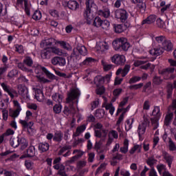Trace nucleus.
I'll list each match as a JSON object with an SVG mask.
<instances>
[{"label":"nucleus","mask_w":176,"mask_h":176,"mask_svg":"<svg viewBox=\"0 0 176 176\" xmlns=\"http://www.w3.org/2000/svg\"><path fill=\"white\" fill-rule=\"evenodd\" d=\"M113 47L115 50L127 52L130 47V43L127 42V38H117L113 41Z\"/></svg>","instance_id":"obj_1"},{"label":"nucleus","mask_w":176,"mask_h":176,"mask_svg":"<svg viewBox=\"0 0 176 176\" xmlns=\"http://www.w3.org/2000/svg\"><path fill=\"white\" fill-rule=\"evenodd\" d=\"M86 10L84 12V17L87 20V24H91L93 21V16H91V8L94 5V1L93 0H86L85 2Z\"/></svg>","instance_id":"obj_2"},{"label":"nucleus","mask_w":176,"mask_h":176,"mask_svg":"<svg viewBox=\"0 0 176 176\" xmlns=\"http://www.w3.org/2000/svg\"><path fill=\"white\" fill-rule=\"evenodd\" d=\"M78 52L81 56H87V49L86 48V47H85L84 45H78L76 49L73 50V52L71 54L69 58L68 59V63H69V61H72V58H74V57H76V58L79 57V55H78L77 54Z\"/></svg>","instance_id":"obj_3"},{"label":"nucleus","mask_w":176,"mask_h":176,"mask_svg":"<svg viewBox=\"0 0 176 176\" xmlns=\"http://www.w3.org/2000/svg\"><path fill=\"white\" fill-rule=\"evenodd\" d=\"M115 17L116 19H118L121 23H126L129 17V14L124 9H118L115 11Z\"/></svg>","instance_id":"obj_4"},{"label":"nucleus","mask_w":176,"mask_h":176,"mask_svg":"<svg viewBox=\"0 0 176 176\" xmlns=\"http://www.w3.org/2000/svg\"><path fill=\"white\" fill-rule=\"evenodd\" d=\"M79 96H80V92L78 89H73L71 91L67 94V98H66V102L69 104L74 100H78L79 98Z\"/></svg>","instance_id":"obj_5"},{"label":"nucleus","mask_w":176,"mask_h":176,"mask_svg":"<svg viewBox=\"0 0 176 176\" xmlns=\"http://www.w3.org/2000/svg\"><path fill=\"white\" fill-rule=\"evenodd\" d=\"M1 86L4 90V91H6V93H8V96L11 97L12 100L14 98V96H17V91H16L14 89H13L10 86L8 85L6 83L2 82L1 83Z\"/></svg>","instance_id":"obj_6"},{"label":"nucleus","mask_w":176,"mask_h":176,"mask_svg":"<svg viewBox=\"0 0 176 176\" xmlns=\"http://www.w3.org/2000/svg\"><path fill=\"white\" fill-rule=\"evenodd\" d=\"M51 63L52 65H58L59 67H65V64H67L65 58L63 56H55L52 58Z\"/></svg>","instance_id":"obj_7"},{"label":"nucleus","mask_w":176,"mask_h":176,"mask_svg":"<svg viewBox=\"0 0 176 176\" xmlns=\"http://www.w3.org/2000/svg\"><path fill=\"white\" fill-rule=\"evenodd\" d=\"M111 61L114 64H116V65H124L126 57L124 55L116 54L111 57Z\"/></svg>","instance_id":"obj_8"},{"label":"nucleus","mask_w":176,"mask_h":176,"mask_svg":"<svg viewBox=\"0 0 176 176\" xmlns=\"http://www.w3.org/2000/svg\"><path fill=\"white\" fill-rule=\"evenodd\" d=\"M95 137L100 138V140H105L108 135V130L107 129H95Z\"/></svg>","instance_id":"obj_9"},{"label":"nucleus","mask_w":176,"mask_h":176,"mask_svg":"<svg viewBox=\"0 0 176 176\" xmlns=\"http://www.w3.org/2000/svg\"><path fill=\"white\" fill-rule=\"evenodd\" d=\"M130 65H125L124 69L119 68L116 72V75H120L122 74V78H124L127 74H129V72L130 71Z\"/></svg>","instance_id":"obj_10"},{"label":"nucleus","mask_w":176,"mask_h":176,"mask_svg":"<svg viewBox=\"0 0 176 176\" xmlns=\"http://www.w3.org/2000/svg\"><path fill=\"white\" fill-rule=\"evenodd\" d=\"M41 69H42L43 72L45 74V76L48 79H50L51 80H58V77L56 76L54 74H52L50 72L46 69V67H41Z\"/></svg>","instance_id":"obj_11"},{"label":"nucleus","mask_w":176,"mask_h":176,"mask_svg":"<svg viewBox=\"0 0 176 176\" xmlns=\"http://www.w3.org/2000/svg\"><path fill=\"white\" fill-rule=\"evenodd\" d=\"M150 54L151 56H155V57H158V56H162L163 53H164V50L161 47H155L149 51Z\"/></svg>","instance_id":"obj_12"},{"label":"nucleus","mask_w":176,"mask_h":176,"mask_svg":"<svg viewBox=\"0 0 176 176\" xmlns=\"http://www.w3.org/2000/svg\"><path fill=\"white\" fill-rule=\"evenodd\" d=\"M162 156L164 160L166 161V163H167V164L168 165V167L170 168L171 164H173V156L168 154V153H167L166 151L162 152Z\"/></svg>","instance_id":"obj_13"},{"label":"nucleus","mask_w":176,"mask_h":176,"mask_svg":"<svg viewBox=\"0 0 176 176\" xmlns=\"http://www.w3.org/2000/svg\"><path fill=\"white\" fill-rule=\"evenodd\" d=\"M162 48L163 50H166V52H171L173 50V43L170 40H166L162 43Z\"/></svg>","instance_id":"obj_14"},{"label":"nucleus","mask_w":176,"mask_h":176,"mask_svg":"<svg viewBox=\"0 0 176 176\" xmlns=\"http://www.w3.org/2000/svg\"><path fill=\"white\" fill-rule=\"evenodd\" d=\"M10 144L12 148H17L20 145V137H12L10 140Z\"/></svg>","instance_id":"obj_15"},{"label":"nucleus","mask_w":176,"mask_h":176,"mask_svg":"<svg viewBox=\"0 0 176 176\" xmlns=\"http://www.w3.org/2000/svg\"><path fill=\"white\" fill-rule=\"evenodd\" d=\"M156 21V15H150L146 19H144L142 22V25L144 24H153Z\"/></svg>","instance_id":"obj_16"},{"label":"nucleus","mask_w":176,"mask_h":176,"mask_svg":"<svg viewBox=\"0 0 176 176\" xmlns=\"http://www.w3.org/2000/svg\"><path fill=\"white\" fill-rule=\"evenodd\" d=\"M67 7L71 10H76V9H79V3L76 1L70 0L67 2Z\"/></svg>","instance_id":"obj_17"},{"label":"nucleus","mask_w":176,"mask_h":176,"mask_svg":"<svg viewBox=\"0 0 176 176\" xmlns=\"http://www.w3.org/2000/svg\"><path fill=\"white\" fill-rule=\"evenodd\" d=\"M24 2L25 12L28 16H30V9L28 8V0H17V5H23Z\"/></svg>","instance_id":"obj_18"},{"label":"nucleus","mask_w":176,"mask_h":176,"mask_svg":"<svg viewBox=\"0 0 176 176\" xmlns=\"http://www.w3.org/2000/svg\"><path fill=\"white\" fill-rule=\"evenodd\" d=\"M160 117L155 116L154 118H151L152 126H153V130H156L159 127V120Z\"/></svg>","instance_id":"obj_19"},{"label":"nucleus","mask_w":176,"mask_h":176,"mask_svg":"<svg viewBox=\"0 0 176 176\" xmlns=\"http://www.w3.org/2000/svg\"><path fill=\"white\" fill-rule=\"evenodd\" d=\"M63 95L58 93H56L52 96L53 101H55V102H58V104H61V102H63Z\"/></svg>","instance_id":"obj_20"},{"label":"nucleus","mask_w":176,"mask_h":176,"mask_svg":"<svg viewBox=\"0 0 176 176\" xmlns=\"http://www.w3.org/2000/svg\"><path fill=\"white\" fill-rule=\"evenodd\" d=\"M173 116H174V113H170L166 116L164 119L165 126H170V124L171 123V120H173Z\"/></svg>","instance_id":"obj_21"},{"label":"nucleus","mask_w":176,"mask_h":176,"mask_svg":"<svg viewBox=\"0 0 176 176\" xmlns=\"http://www.w3.org/2000/svg\"><path fill=\"white\" fill-rule=\"evenodd\" d=\"M19 145L21 146V151H24L27 146H28V142L24 138H20Z\"/></svg>","instance_id":"obj_22"},{"label":"nucleus","mask_w":176,"mask_h":176,"mask_svg":"<svg viewBox=\"0 0 176 176\" xmlns=\"http://www.w3.org/2000/svg\"><path fill=\"white\" fill-rule=\"evenodd\" d=\"M53 140L57 142H61L63 140V133L60 131H56L54 135Z\"/></svg>","instance_id":"obj_23"},{"label":"nucleus","mask_w":176,"mask_h":176,"mask_svg":"<svg viewBox=\"0 0 176 176\" xmlns=\"http://www.w3.org/2000/svg\"><path fill=\"white\" fill-rule=\"evenodd\" d=\"M50 146L48 144V143L44 142V143H40L38 144V149L41 152H47V151H49V147Z\"/></svg>","instance_id":"obj_24"},{"label":"nucleus","mask_w":176,"mask_h":176,"mask_svg":"<svg viewBox=\"0 0 176 176\" xmlns=\"http://www.w3.org/2000/svg\"><path fill=\"white\" fill-rule=\"evenodd\" d=\"M35 156V146H31L27 150V157H34Z\"/></svg>","instance_id":"obj_25"},{"label":"nucleus","mask_w":176,"mask_h":176,"mask_svg":"<svg viewBox=\"0 0 176 176\" xmlns=\"http://www.w3.org/2000/svg\"><path fill=\"white\" fill-rule=\"evenodd\" d=\"M21 109H16L15 111H14L12 109H10L9 110V116H11V118H17L19 115H20V111Z\"/></svg>","instance_id":"obj_26"},{"label":"nucleus","mask_w":176,"mask_h":176,"mask_svg":"<svg viewBox=\"0 0 176 176\" xmlns=\"http://www.w3.org/2000/svg\"><path fill=\"white\" fill-rule=\"evenodd\" d=\"M102 24V20L101 19V18H100V16H96L94 20H93V25H94V27H96L97 28L101 27Z\"/></svg>","instance_id":"obj_27"},{"label":"nucleus","mask_w":176,"mask_h":176,"mask_svg":"<svg viewBox=\"0 0 176 176\" xmlns=\"http://www.w3.org/2000/svg\"><path fill=\"white\" fill-rule=\"evenodd\" d=\"M50 53H51L50 47H47L41 51V56L42 58H47V56H49Z\"/></svg>","instance_id":"obj_28"},{"label":"nucleus","mask_w":176,"mask_h":176,"mask_svg":"<svg viewBox=\"0 0 176 176\" xmlns=\"http://www.w3.org/2000/svg\"><path fill=\"white\" fill-rule=\"evenodd\" d=\"M105 141V139H100L99 142H96L94 146V149H96V152H98L101 149V146L102 145V142Z\"/></svg>","instance_id":"obj_29"},{"label":"nucleus","mask_w":176,"mask_h":176,"mask_svg":"<svg viewBox=\"0 0 176 176\" xmlns=\"http://www.w3.org/2000/svg\"><path fill=\"white\" fill-rule=\"evenodd\" d=\"M82 155H83V153L78 154L76 155H74L69 160H67L66 162L67 164H71L74 163V162H76V160H78V159L79 157H82Z\"/></svg>","instance_id":"obj_30"},{"label":"nucleus","mask_w":176,"mask_h":176,"mask_svg":"<svg viewBox=\"0 0 176 176\" xmlns=\"http://www.w3.org/2000/svg\"><path fill=\"white\" fill-rule=\"evenodd\" d=\"M162 83H163V80H162L160 77L157 76H155L153 78V85H162Z\"/></svg>","instance_id":"obj_31"},{"label":"nucleus","mask_w":176,"mask_h":176,"mask_svg":"<svg viewBox=\"0 0 176 176\" xmlns=\"http://www.w3.org/2000/svg\"><path fill=\"white\" fill-rule=\"evenodd\" d=\"M24 64L28 65V67H32L34 64V61H32V58L30 56H26L25 58L23 60Z\"/></svg>","instance_id":"obj_32"},{"label":"nucleus","mask_w":176,"mask_h":176,"mask_svg":"<svg viewBox=\"0 0 176 176\" xmlns=\"http://www.w3.org/2000/svg\"><path fill=\"white\" fill-rule=\"evenodd\" d=\"M19 93L21 94V96H26L28 94V89L26 87H19Z\"/></svg>","instance_id":"obj_33"},{"label":"nucleus","mask_w":176,"mask_h":176,"mask_svg":"<svg viewBox=\"0 0 176 176\" xmlns=\"http://www.w3.org/2000/svg\"><path fill=\"white\" fill-rule=\"evenodd\" d=\"M99 47L101 52H104V50H108V49H109V45H108L107 42L104 41L103 43H100L99 44Z\"/></svg>","instance_id":"obj_34"},{"label":"nucleus","mask_w":176,"mask_h":176,"mask_svg":"<svg viewBox=\"0 0 176 176\" xmlns=\"http://www.w3.org/2000/svg\"><path fill=\"white\" fill-rule=\"evenodd\" d=\"M98 14L100 16H102L105 19H108V16H110L111 12H109V10H99Z\"/></svg>","instance_id":"obj_35"},{"label":"nucleus","mask_w":176,"mask_h":176,"mask_svg":"<svg viewBox=\"0 0 176 176\" xmlns=\"http://www.w3.org/2000/svg\"><path fill=\"white\" fill-rule=\"evenodd\" d=\"M114 30L116 34H122V32L124 31L123 25H117L116 26H114Z\"/></svg>","instance_id":"obj_36"},{"label":"nucleus","mask_w":176,"mask_h":176,"mask_svg":"<svg viewBox=\"0 0 176 176\" xmlns=\"http://www.w3.org/2000/svg\"><path fill=\"white\" fill-rule=\"evenodd\" d=\"M32 19H34V20H41V19H42V13H41V11H35L32 15Z\"/></svg>","instance_id":"obj_37"},{"label":"nucleus","mask_w":176,"mask_h":176,"mask_svg":"<svg viewBox=\"0 0 176 176\" xmlns=\"http://www.w3.org/2000/svg\"><path fill=\"white\" fill-rule=\"evenodd\" d=\"M152 115L153 116H158V117L162 116V114L160 113V107L157 106L155 107L154 109L153 110Z\"/></svg>","instance_id":"obj_38"},{"label":"nucleus","mask_w":176,"mask_h":176,"mask_svg":"<svg viewBox=\"0 0 176 176\" xmlns=\"http://www.w3.org/2000/svg\"><path fill=\"white\" fill-rule=\"evenodd\" d=\"M145 130H146V127L142 126V125L138 126V133L140 138H141L142 134H145Z\"/></svg>","instance_id":"obj_39"},{"label":"nucleus","mask_w":176,"mask_h":176,"mask_svg":"<svg viewBox=\"0 0 176 176\" xmlns=\"http://www.w3.org/2000/svg\"><path fill=\"white\" fill-rule=\"evenodd\" d=\"M36 78L38 79V82L40 83H50V80L47 78H45L44 77H41V76H36Z\"/></svg>","instance_id":"obj_40"},{"label":"nucleus","mask_w":176,"mask_h":176,"mask_svg":"<svg viewBox=\"0 0 176 176\" xmlns=\"http://www.w3.org/2000/svg\"><path fill=\"white\" fill-rule=\"evenodd\" d=\"M156 24L159 28H164V27H166V24L164 23V21H163V20H162L160 18H158L157 19Z\"/></svg>","instance_id":"obj_41"},{"label":"nucleus","mask_w":176,"mask_h":176,"mask_svg":"<svg viewBox=\"0 0 176 176\" xmlns=\"http://www.w3.org/2000/svg\"><path fill=\"white\" fill-rule=\"evenodd\" d=\"M96 59L93 58H87L82 63V65H89V64H91V63H94Z\"/></svg>","instance_id":"obj_42"},{"label":"nucleus","mask_w":176,"mask_h":176,"mask_svg":"<svg viewBox=\"0 0 176 176\" xmlns=\"http://www.w3.org/2000/svg\"><path fill=\"white\" fill-rule=\"evenodd\" d=\"M53 109L55 113H60L61 112V104L60 103H56L54 106Z\"/></svg>","instance_id":"obj_43"},{"label":"nucleus","mask_w":176,"mask_h":176,"mask_svg":"<svg viewBox=\"0 0 176 176\" xmlns=\"http://www.w3.org/2000/svg\"><path fill=\"white\" fill-rule=\"evenodd\" d=\"M105 93V87L104 86L99 87L96 89V94L98 96H102Z\"/></svg>","instance_id":"obj_44"},{"label":"nucleus","mask_w":176,"mask_h":176,"mask_svg":"<svg viewBox=\"0 0 176 176\" xmlns=\"http://www.w3.org/2000/svg\"><path fill=\"white\" fill-rule=\"evenodd\" d=\"M102 65L103 66L104 70L106 72L110 71V69H112V67H113V65H109V64L105 63V62H104V60H102Z\"/></svg>","instance_id":"obj_45"},{"label":"nucleus","mask_w":176,"mask_h":176,"mask_svg":"<svg viewBox=\"0 0 176 176\" xmlns=\"http://www.w3.org/2000/svg\"><path fill=\"white\" fill-rule=\"evenodd\" d=\"M17 75H19V71L12 69L8 73V77L12 78H14V76H17Z\"/></svg>","instance_id":"obj_46"},{"label":"nucleus","mask_w":176,"mask_h":176,"mask_svg":"<svg viewBox=\"0 0 176 176\" xmlns=\"http://www.w3.org/2000/svg\"><path fill=\"white\" fill-rule=\"evenodd\" d=\"M109 21H108V20H104V21H102V25H101V28L103 30H108V28H109Z\"/></svg>","instance_id":"obj_47"},{"label":"nucleus","mask_w":176,"mask_h":176,"mask_svg":"<svg viewBox=\"0 0 176 176\" xmlns=\"http://www.w3.org/2000/svg\"><path fill=\"white\" fill-rule=\"evenodd\" d=\"M144 86V83H140L138 85H131L129 86V89L130 90H138V89H141V87H142Z\"/></svg>","instance_id":"obj_48"},{"label":"nucleus","mask_w":176,"mask_h":176,"mask_svg":"<svg viewBox=\"0 0 176 176\" xmlns=\"http://www.w3.org/2000/svg\"><path fill=\"white\" fill-rule=\"evenodd\" d=\"M169 142V149L170 151H176V146H175V144L174 143V142H173V140H171V138H168Z\"/></svg>","instance_id":"obj_49"},{"label":"nucleus","mask_w":176,"mask_h":176,"mask_svg":"<svg viewBox=\"0 0 176 176\" xmlns=\"http://www.w3.org/2000/svg\"><path fill=\"white\" fill-rule=\"evenodd\" d=\"M95 80H97L98 82V85H97V87H98V86L100 85H102L103 83H105L104 81V78L102 76H96L95 78Z\"/></svg>","instance_id":"obj_50"},{"label":"nucleus","mask_w":176,"mask_h":176,"mask_svg":"<svg viewBox=\"0 0 176 176\" xmlns=\"http://www.w3.org/2000/svg\"><path fill=\"white\" fill-rule=\"evenodd\" d=\"M156 162H157V160H155V158H148L146 160V163L150 167H153V164H155Z\"/></svg>","instance_id":"obj_51"},{"label":"nucleus","mask_w":176,"mask_h":176,"mask_svg":"<svg viewBox=\"0 0 176 176\" xmlns=\"http://www.w3.org/2000/svg\"><path fill=\"white\" fill-rule=\"evenodd\" d=\"M56 43V39L51 38L45 41L46 46H53V44Z\"/></svg>","instance_id":"obj_52"},{"label":"nucleus","mask_w":176,"mask_h":176,"mask_svg":"<svg viewBox=\"0 0 176 176\" xmlns=\"http://www.w3.org/2000/svg\"><path fill=\"white\" fill-rule=\"evenodd\" d=\"M173 94V85L168 86L167 89V98H170Z\"/></svg>","instance_id":"obj_53"},{"label":"nucleus","mask_w":176,"mask_h":176,"mask_svg":"<svg viewBox=\"0 0 176 176\" xmlns=\"http://www.w3.org/2000/svg\"><path fill=\"white\" fill-rule=\"evenodd\" d=\"M55 73L58 75V76H60V78H65L66 79H69V78H70L69 76H67V74L62 73L59 71L55 70Z\"/></svg>","instance_id":"obj_54"},{"label":"nucleus","mask_w":176,"mask_h":176,"mask_svg":"<svg viewBox=\"0 0 176 176\" xmlns=\"http://www.w3.org/2000/svg\"><path fill=\"white\" fill-rule=\"evenodd\" d=\"M155 41L158 43H162L163 42H164L165 41H167V39H166V37L164 36H157L155 38Z\"/></svg>","instance_id":"obj_55"},{"label":"nucleus","mask_w":176,"mask_h":176,"mask_svg":"<svg viewBox=\"0 0 176 176\" xmlns=\"http://www.w3.org/2000/svg\"><path fill=\"white\" fill-rule=\"evenodd\" d=\"M141 80V77H138V76H135L133 78H131L129 81V83H130V85L133 84V83H135L136 82H138Z\"/></svg>","instance_id":"obj_56"},{"label":"nucleus","mask_w":176,"mask_h":176,"mask_svg":"<svg viewBox=\"0 0 176 176\" xmlns=\"http://www.w3.org/2000/svg\"><path fill=\"white\" fill-rule=\"evenodd\" d=\"M50 50L51 53H54V54L60 55L61 54V52L60 51V49L58 48H54L53 47H50Z\"/></svg>","instance_id":"obj_57"},{"label":"nucleus","mask_w":176,"mask_h":176,"mask_svg":"<svg viewBox=\"0 0 176 176\" xmlns=\"http://www.w3.org/2000/svg\"><path fill=\"white\" fill-rule=\"evenodd\" d=\"M122 89L120 88L116 89L113 92L114 97H119V96H120V94L122 93Z\"/></svg>","instance_id":"obj_58"},{"label":"nucleus","mask_w":176,"mask_h":176,"mask_svg":"<svg viewBox=\"0 0 176 176\" xmlns=\"http://www.w3.org/2000/svg\"><path fill=\"white\" fill-rule=\"evenodd\" d=\"M151 122L149 121V120H148L146 118H144V122L142 123V124H140V126H142L143 127H147L148 126H149Z\"/></svg>","instance_id":"obj_59"},{"label":"nucleus","mask_w":176,"mask_h":176,"mask_svg":"<svg viewBox=\"0 0 176 176\" xmlns=\"http://www.w3.org/2000/svg\"><path fill=\"white\" fill-rule=\"evenodd\" d=\"M86 130V125L82 124L78 127H77L76 129V131L77 133H79L80 134V133H83V131Z\"/></svg>","instance_id":"obj_60"},{"label":"nucleus","mask_w":176,"mask_h":176,"mask_svg":"<svg viewBox=\"0 0 176 176\" xmlns=\"http://www.w3.org/2000/svg\"><path fill=\"white\" fill-rule=\"evenodd\" d=\"M88 162H89V163H93L96 154H94V153H90L88 154Z\"/></svg>","instance_id":"obj_61"},{"label":"nucleus","mask_w":176,"mask_h":176,"mask_svg":"<svg viewBox=\"0 0 176 176\" xmlns=\"http://www.w3.org/2000/svg\"><path fill=\"white\" fill-rule=\"evenodd\" d=\"M2 113H3V120H8V116L9 111H8V110L3 109L2 110Z\"/></svg>","instance_id":"obj_62"},{"label":"nucleus","mask_w":176,"mask_h":176,"mask_svg":"<svg viewBox=\"0 0 176 176\" xmlns=\"http://www.w3.org/2000/svg\"><path fill=\"white\" fill-rule=\"evenodd\" d=\"M111 76H112V74H107L105 76H102L104 79V82H107V83H109L111 80Z\"/></svg>","instance_id":"obj_63"},{"label":"nucleus","mask_w":176,"mask_h":176,"mask_svg":"<svg viewBox=\"0 0 176 176\" xmlns=\"http://www.w3.org/2000/svg\"><path fill=\"white\" fill-rule=\"evenodd\" d=\"M111 135H112L113 138L118 139V135L116 131H110L109 133V137H111Z\"/></svg>","instance_id":"obj_64"}]
</instances>
